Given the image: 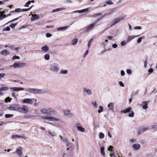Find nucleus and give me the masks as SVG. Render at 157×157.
I'll use <instances>...</instances> for the list:
<instances>
[{"instance_id":"f257e3e1","label":"nucleus","mask_w":157,"mask_h":157,"mask_svg":"<svg viewBox=\"0 0 157 157\" xmlns=\"http://www.w3.org/2000/svg\"><path fill=\"white\" fill-rule=\"evenodd\" d=\"M125 17L121 16L115 18L114 20L111 22L109 25L107 26V28H109L119 22L123 21L125 19Z\"/></svg>"},{"instance_id":"f03ea898","label":"nucleus","mask_w":157,"mask_h":157,"mask_svg":"<svg viewBox=\"0 0 157 157\" xmlns=\"http://www.w3.org/2000/svg\"><path fill=\"white\" fill-rule=\"evenodd\" d=\"M49 69L54 72L57 73L59 70V65L56 63H52L50 64Z\"/></svg>"},{"instance_id":"7ed1b4c3","label":"nucleus","mask_w":157,"mask_h":157,"mask_svg":"<svg viewBox=\"0 0 157 157\" xmlns=\"http://www.w3.org/2000/svg\"><path fill=\"white\" fill-rule=\"evenodd\" d=\"M40 111L42 114H47L48 115H51L52 114H55L56 113L51 108L43 109L41 110Z\"/></svg>"},{"instance_id":"20e7f679","label":"nucleus","mask_w":157,"mask_h":157,"mask_svg":"<svg viewBox=\"0 0 157 157\" xmlns=\"http://www.w3.org/2000/svg\"><path fill=\"white\" fill-rule=\"evenodd\" d=\"M26 65V63H14L13 65L10 66V67H13L14 68H20L23 67Z\"/></svg>"},{"instance_id":"39448f33","label":"nucleus","mask_w":157,"mask_h":157,"mask_svg":"<svg viewBox=\"0 0 157 157\" xmlns=\"http://www.w3.org/2000/svg\"><path fill=\"white\" fill-rule=\"evenodd\" d=\"M19 105L17 104H12L8 108V109L10 110L16 111L19 110Z\"/></svg>"},{"instance_id":"423d86ee","label":"nucleus","mask_w":157,"mask_h":157,"mask_svg":"<svg viewBox=\"0 0 157 157\" xmlns=\"http://www.w3.org/2000/svg\"><path fill=\"white\" fill-rule=\"evenodd\" d=\"M63 112L64 115L67 117H71L74 116V114L71 112L70 110L66 109L63 110Z\"/></svg>"},{"instance_id":"0eeeda50","label":"nucleus","mask_w":157,"mask_h":157,"mask_svg":"<svg viewBox=\"0 0 157 157\" xmlns=\"http://www.w3.org/2000/svg\"><path fill=\"white\" fill-rule=\"evenodd\" d=\"M83 91L87 95H90L92 94V90L88 88H84Z\"/></svg>"},{"instance_id":"6e6552de","label":"nucleus","mask_w":157,"mask_h":157,"mask_svg":"<svg viewBox=\"0 0 157 157\" xmlns=\"http://www.w3.org/2000/svg\"><path fill=\"white\" fill-rule=\"evenodd\" d=\"M148 102L146 101H143L140 105L142 106L143 109H146L148 108L147 105Z\"/></svg>"},{"instance_id":"1a4fd4ad","label":"nucleus","mask_w":157,"mask_h":157,"mask_svg":"<svg viewBox=\"0 0 157 157\" xmlns=\"http://www.w3.org/2000/svg\"><path fill=\"white\" fill-rule=\"evenodd\" d=\"M19 111H22L23 112H24V113H27L28 111V108L27 106L24 105L21 108H20L19 107Z\"/></svg>"},{"instance_id":"9d476101","label":"nucleus","mask_w":157,"mask_h":157,"mask_svg":"<svg viewBox=\"0 0 157 157\" xmlns=\"http://www.w3.org/2000/svg\"><path fill=\"white\" fill-rule=\"evenodd\" d=\"M9 88L6 86H2L0 88V96L4 94V91H7L9 90Z\"/></svg>"},{"instance_id":"9b49d317","label":"nucleus","mask_w":157,"mask_h":157,"mask_svg":"<svg viewBox=\"0 0 157 157\" xmlns=\"http://www.w3.org/2000/svg\"><path fill=\"white\" fill-rule=\"evenodd\" d=\"M22 101L24 103L32 104L33 103V101L32 99L30 98H25L23 99Z\"/></svg>"},{"instance_id":"f8f14e48","label":"nucleus","mask_w":157,"mask_h":157,"mask_svg":"<svg viewBox=\"0 0 157 157\" xmlns=\"http://www.w3.org/2000/svg\"><path fill=\"white\" fill-rule=\"evenodd\" d=\"M22 147L19 146L18 147L16 150V152L17 154L19 157H22Z\"/></svg>"},{"instance_id":"ddd939ff","label":"nucleus","mask_w":157,"mask_h":157,"mask_svg":"<svg viewBox=\"0 0 157 157\" xmlns=\"http://www.w3.org/2000/svg\"><path fill=\"white\" fill-rule=\"evenodd\" d=\"M47 132L48 133L49 135L52 137H55L56 135V132L50 130H48Z\"/></svg>"},{"instance_id":"4468645a","label":"nucleus","mask_w":157,"mask_h":157,"mask_svg":"<svg viewBox=\"0 0 157 157\" xmlns=\"http://www.w3.org/2000/svg\"><path fill=\"white\" fill-rule=\"evenodd\" d=\"M10 89L13 91H18L20 90H23L24 89L23 88L21 87H10Z\"/></svg>"},{"instance_id":"2eb2a0df","label":"nucleus","mask_w":157,"mask_h":157,"mask_svg":"<svg viewBox=\"0 0 157 157\" xmlns=\"http://www.w3.org/2000/svg\"><path fill=\"white\" fill-rule=\"evenodd\" d=\"M13 137H16L17 138H21L24 139H25L26 138L25 136L23 134H21L20 135H13L12 137V139H13Z\"/></svg>"},{"instance_id":"dca6fc26","label":"nucleus","mask_w":157,"mask_h":157,"mask_svg":"<svg viewBox=\"0 0 157 157\" xmlns=\"http://www.w3.org/2000/svg\"><path fill=\"white\" fill-rule=\"evenodd\" d=\"M76 125L78 131L83 132H85V128L81 126H80L79 124H76Z\"/></svg>"},{"instance_id":"f3484780","label":"nucleus","mask_w":157,"mask_h":157,"mask_svg":"<svg viewBox=\"0 0 157 157\" xmlns=\"http://www.w3.org/2000/svg\"><path fill=\"white\" fill-rule=\"evenodd\" d=\"M94 26L92 24L89 25L85 28V31L86 32H89L90 31L93 29Z\"/></svg>"},{"instance_id":"a211bd4d","label":"nucleus","mask_w":157,"mask_h":157,"mask_svg":"<svg viewBox=\"0 0 157 157\" xmlns=\"http://www.w3.org/2000/svg\"><path fill=\"white\" fill-rule=\"evenodd\" d=\"M68 27V26L67 25L63 27L58 28L57 29V30L58 31H64L67 30Z\"/></svg>"},{"instance_id":"6ab92c4d","label":"nucleus","mask_w":157,"mask_h":157,"mask_svg":"<svg viewBox=\"0 0 157 157\" xmlns=\"http://www.w3.org/2000/svg\"><path fill=\"white\" fill-rule=\"evenodd\" d=\"M48 120L53 121H58L59 120V119L58 118L49 116Z\"/></svg>"},{"instance_id":"aec40b11","label":"nucleus","mask_w":157,"mask_h":157,"mask_svg":"<svg viewBox=\"0 0 157 157\" xmlns=\"http://www.w3.org/2000/svg\"><path fill=\"white\" fill-rule=\"evenodd\" d=\"M88 10V8H86L83 9L82 10L75 11H74V13H83L87 11Z\"/></svg>"},{"instance_id":"412c9836","label":"nucleus","mask_w":157,"mask_h":157,"mask_svg":"<svg viewBox=\"0 0 157 157\" xmlns=\"http://www.w3.org/2000/svg\"><path fill=\"white\" fill-rule=\"evenodd\" d=\"M66 9L65 8H64L63 7H62L60 8H58L57 9H55L52 10V13L56 12H57L61 10H63Z\"/></svg>"},{"instance_id":"4be33fe9","label":"nucleus","mask_w":157,"mask_h":157,"mask_svg":"<svg viewBox=\"0 0 157 157\" xmlns=\"http://www.w3.org/2000/svg\"><path fill=\"white\" fill-rule=\"evenodd\" d=\"M32 16L33 17L31 18V21H33L36 19H39L40 16L36 14H32Z\"/></svg>"},{"instance_id":"5701e85b","label":"nucleus","mask_w":157,"mask_h":157,"mask_svg":"<svg viewBox=\"0 0 157 157\" xmlns=\"http://www.w3.org/2000/svg\"><path fill=\"white\" fill-rule=\"evenodd\" d=\"M132 147L135 150H137L140 148V146L139 144H135L133 145Z\"/></svg>"},{"instance_id":"b1692460","label":"nucleus","mask_w":157,"mask_h":157,"mask_svg":"<svg viewBox=\"0 0 157 157\" xmlns=\"http://www.w3.org/2000/svg\"><path fill=\"white\" fill-rule=\"evenodd\" d=\"M131 107H128L125 110H121V112L124 113H127L131 111Z\"/></svg>"},{"instance_id":"393cba45","label":"nucleus","mask_w":157,"mask_h":157,"mask_svg":"<svg viewBox=\"0 0 157 157\" xmlns=\"http://www.w3.org/2000/svg\"><path fill=\"white\" fill-rule=\"evenodd\" d=\"M0 54L2 55H8L9 54V52L8 51L4 50L1 52Z\"/></svg>"},{"instance_id":"a878e982","label":"nucleus","mask_w":157,"mask_h":157,"mask_svg":"<svg viewBox=\"0 0 157 157\" xmlns=\"http://www.w3.org/2000/svg\"><path fill=\"white\" fill-rule=\"evenodd\" d=\"M41 49L43 51L47 52L49 50V48L47 46L45 45L44 46L42 47Z\"/></svg>"},{"instance_id":"bb28decb","label":"nucleus","mask_w":157,"mask_h":157,"mask_svg":"<svg viewBox=\"0 0 157 157\" xmlns=\"http://www.w3.org/2000/svg\"><path fill=\"white\" fill-rule=\"evenodd\" d=\"M114 103L111 102L108 105V107L109 108V109L110 110H112L113 109V106Z\"/></svg>"},{"instance_id":"cd10ccee","label":"nucleus","mask_w":157,"mask_h":157,"mask_svg":"<svg viewBox=\"0 0 157 157\" xmlns=\"http://www.w3.org/2000/svg\"><path fill=\"white\" fill-rule=\"evenodd\" d=\"M78 41V40L77 39H74L72 40L71 44L72 45H75L77 43Z\"/></svg>"},{"instance_id":"c85d7f7f","label":"nucleus","mask_w":157,"mask_h":157,"mask_svg":"<svg viewBox=\"0 0 157 157\" xmlns=\"http://www.w3.org/2000/svg\"><path fill=\"white\" fill-rule=\"evenodd\" d=\"M68 71L67 70H61L59 74H67L68 73Z\"/></svg>"},{"instance_id":"c756f323","label":"nucleus","mask_w":157,"mask_h":157,"mask_svg":"<svg viewBox=\"0 0 157 157\" xmlns=\"http://www.w3.org/2000/svg\"><path fill=\"white\" fill-rule=\"evenodd\" d=\"M41 92V90L39 89H34V93L39 94Z\"/></svg>"},{"instance_id":"7c9ffc66","label":"nucleus","mask_w":157,"mask_h":157,"mask_svg":"<svg viewBox=\"0 0 157 157\" xmlns=\"http://www.w3.org/2000/svg\"><path fill=\"white\" fill-rule=\"evenodd\" d=\"M104 147H100L101 153L104 156L105 155V153L104 151Z\"/></svg>"},{"instance_id":"2f4dec72","label":"nucleus","mask_w":157,"mask_h":157,"mask_svg":"<svg viewBox=\"0 0 157 157\" xmlns=\"http://www.w3.org/2000/svg\"><path fill=\"white\" fill-rule=\"evenodd\" d=\"M10 15V14H7V15H3L2 14H1L0 16V20H2L3 19V18H5Z\"/></svg>"},{"instance_id":"473e14b6","label":"nucleus","mask_w":157,"mask_h":157,"mask_svg":"<svg viewBox=\"0 0 157 157\" xmlns=\"http://www.w3.org/2000/svg\"><path fill=\"white\" fill-rule=\"evenodd\" d=\"M135 37L134 36H128L127 37V41L128 42H129L131 40L133 39Z\"/></svg>"},{"instance_id":"72a5a7b5","label":"nucleus","mask_w":157,"mask_h":157,"mask_svg":"<svg viewBox=\"0 0 157 157\" xmlns=\"http://www.w3.org/2000/svg\"><path fill=\"white\" fill-rule=\"evenodd\" d=\"M92 104L94 106L95 108H96L98 107V104L95 101H93L91 102Z\"/></svg>"},{"instance_id":"f704fd0d","label":"nucleus","mask_w":157,"mask_h":157,"mask_svg":"<svg viewBox=\"0 0 157 157\" xmlns=\"http://www.w3.org/2000/svg\"><path fill=\"white\" fill-rule=\"evenodd\" d=\"M103 107L101 106H100L99 107V109L98 111L99 113H100L103 111Z\"/></svg>"},{"instance_id":"c9c22d12","label":"nucleus","mask_w":157,"mask_h":157,"mask_svg":"<svg viewBox=\"0 0 157 157\" xmlns=\"http://www.w3.org/2000/svg\"><path fill=\"white\" fill-rule=\"evenodd\" d=\"M44 58L46 60H48L50 59V55L49 54H46L44 56Z\"/></svg>"},{"instance_id":"e433bc0d","label":"nucleus","mask_w":157,"mask_h":157,"mask_svg":"<svg viewBox=\"0 0 157 157\" xmlns=\"http://www.w3.org/2000/svg\"><path fill=\"white\" fill-rule=\"evenodd\" d=\"M66 145L70 148L73 147V145L72 143L69 142H68V143L66 144Z\"/></svg>"},{"instance_id":"4c0bfd02","label":"nucleus","mask_w":157,"mask_h":157,"mask_svg":"<svg viewBox=\"0 0 157 157\" xmlns=\"http://www.w3.org/2000/svg\"><path fill=\"white\" fill-rule=\"evenodd\" d=\"M27 91L31 94L34 93V88H28L27 89Z\"/></svg>"},{"instance_id":"58836bf2","label":"nucleus","mask_w":157,"mask_h":157,"mask_svg":"<svg viewBox=\"0 0 157 157\" xmlns=\"http://www.w3.org/2000/svg\"><path fill=\"white\" fill-rule=\"evenodd\" d=\"M104 137V134L102 132H100L99 134V137L100 139H103Z\"/></svg>"},{"instance_id":"ea45409f","label":"nucleus","mask_w":157,"mask_h":157,"mask_svg":"<svg viewBox=\"0 0 157 157\" xmlns=\"http://www.w3.org/2000/svg\"><path fill=\"white\" fill-rule=\"evenodd\" d=\"M12 100V98H10L9 97H8L6 98L5 100V102H7L8 101L10 102Z\"/></svg>"},{"instance_id":"a19ab883","label":"nucleus","mask_w":157,"mask_h":157,"mask_svg":"<svg viewBox=\"0 0 157 157\" xmlns=\"http://www.w3.org/2000/svg\"><path fill=\"white\" fill-rule=\"evenodd\" d=\"M93 39H91L88 42V49L90 48V45H91V43L93 42Z\"/></svg>"},{"instance_id":"79ce46f5","label":"nucleus","mask_w":157,"mask_h":157,"mask_svg":"<svg viewBox=\"0 0 157 157\" xmlns=\"http://www.w3.org/2000/svg\"><path fill=\"white\" fill-rule=\"evenodd\" d=\"M13 114H6L5 115V117L6 118H9L13 116Z\"/></svg>"},{"instance_id":"37998d69","label":"nucleus","mask_w":157,"mask_h":157,"mask_svg":"<svg viewBox=\"0 0 157 157\" xmlns=\"http://www.w3.org/2000/svg\"><path fill=\"white\" fill-rule=\"evenodd\" d=\"M134 112L133 111H132L128 114V116L130 117H133L134 116Z\"/></svg>"},{"instance_id":"c03bdc74","label":"nucleus","mask_w":157,"mask_h":157,"mask_svg":"<svg viewBox=\"0 0 157 157\" xmlns=\"http://www.w3.org/2000/svg\"><path fill=\"white\" fill-rule=\"evenodd\" d=\"M105 3L109 5H113V2L110 0L106 1Z\"/></svg>"},{"instance_id":"a18cd8bd","label":"nucleus","mask_w":157,"mask_h":157,"mask_svg":"<svg viewBox=\"0 0 157 157\" xmlns=\"http://www.w3.org/2000/svg\"><path fill=\"white\" fill-rule=\"evenodd\" d=\"M35 116H33L30 115H26L24 116V117L26 118H29L30 117H35Z\"/></svg>"},{"instance_id":"49530a36","label":"nucleus","mask_w":157,"mask_h":157,"mask_svg":"<svg viewBox=\"0 0 157 157\" xmlns=\"http://www.w3.org/2000/svg\"><path fill=\"white\" fill-rule=\"evenodd\" d=\"M20 59V57L19 56H13L12 58V59L13 60H15V59Z\"/></svg>"},{"instance_id":"de8ad7c7","label":"nucleus","mask_w":157,"mask_h":157,"mask_svg":"<svg viewBox=\"0 0 157 157\" xmlns=\"http://www.w3.org/2000/svg\"><path fill=\"white\" fill-rule=\"evenodd\" d=\"M136 140L135 139H130V142L131 143H133L134 142H136Z\"/></svg>"},{"instance_id":"09e8293b","label":"nucleus","mask_w":157,"mask_h":157,"mask_svg":"<svg viewBox=\"0 0 157 157\" xmlns=\"http://www.w3.org/2000/svg\"><path fill=\"white\" fill-rule=\"evenodd\" d=\"M17 25V23H15V24H12L11 25H10V26L11 28H13L16 26Z\"/></svg>"},{"instance_id":"8fccbe9b","label":"nucleus","mask_w":157,"mask_h":157,"mask_svg":"<svg viewBox=\"0 0 157 157\" xmlns=\"http://www.w3.org/2000/svg\"><path fill=\"white\" fill-rule=\"evenodd\" d=\"M152 128L154 130H157V124L153 125L152 126Z\"/></svg>"},{"instance_id":"3c124183","label":"nucleus","mask_w":157,"mask_h":157,"mask_svg":"<svg viewBox=\"0 0 157 157\" xmlns=\"http://www.w3.org/2000/svg\"><path fill=\"white\" fill-rule=\"evenodd\" d=\"M62 140L66 144V145L68 143V142H69L68 140H67V139L66 138H63L62 139Z\"/></svg>"},{"instance_id":"603ef678","label":"nucleus","mask_w":157,"mask_h":157,"mask_svg":"<svg viewBox=\"0 0 157 157\" xmlns=\"http://www.w3.org/2000/svg\"><path fill=\"white\" fill-rule=\"evenodd\" d=\"M88 50L84 54V55L83 56V57L84 58H85L86 57V56L88 54Z\"/></svg>"},{"instance_id":"864d4df0","label":"nucleus","mask_w":157,"mask_h":157,"mask_svg":"<svg viewBox=\"0 0 157 157\" xmlns=\"http://www.w3.org/2000/svg\"><path fill=\"white\" fill-rule=\"evenodd\" d=\"M107 38L110 40H114V39L113 38V37L111 36H109L107 37Z\"/></svg>"},{"instance_id":"5fc2aeb1","label":"nucleus","mask_w":157,"mask_h":157,"mask_svg":"<svg viewBox=\"0 0 157 157\" xmlns=\"http://www.w3.org/2000/svg\"><path fill=\"white\" fill-rule=\"evenodd\" d=\"M139 142L141 144H144L145 143V140H139Z\"/></svg>"},{"instance_id":"6e6d98bb","label":"nucleus","mask_w":157,"mask_h":157,"mask_svg":"<svg viewBox=\"0 0 157 157\" xmlns=\"http://www.w3.org/2000/svg\"><path fill=\"white\" fill-rule=\"evenodd\" d=\"M142 37H140L139 38L138 40H137V43H140L141 42V41H142Z\"/></svg>"},{"instance_id":"4d7b16f0","label":"nucleus","mask_w":157,"mask_h":157,"mask_svg":"<svg viewBox=\"0 0 157 157\" xmlns=\"http://www.w3.org/2000/svg\"><path fill=\"white\" fill-rule=\"evenodd\" d=\"M126 72L128 74H131L132 73V71L130 69H127L126 70Z\"/></svg>"},{"instance_id":"13d9d810","label":"nucleus","mask_w":157,"mask_h":157,"mask_svg":"<svg viewBox=\"0 0 157 157\" xmlns=\"http://www.w3.org/2000/svg\"><path fill=\"white\" fill-rule=\"evenodd\" d=\"M41 118L44 119H46L48 120L49 117L48 116H42Z\"/></svg>"},{"instance_id":"bf43d9fd","label":"nucleus","mask_w":157,"mask_h":157,"mask_svg":"<svg viewBox=\"0 0 157 157\" xmlns=\"http://www.w3.org/2000/svg\"><path fill=\"white\" fill-rule=\"evenodd\" d=\"M52 36V35L50 33H48L46 34V36L47 37H49Z\"/></svg>"},{"instance_id":"052dcab7","label":"nucleus","mask_w":157,"mask_h":157,"mask_svg":"<svg viewBox=\"0 0 157 157\" xmlns=\"http://www.w3.org/2000/svg\"><path fill=\"white\" fill-rule=\"evenodd\" d=\"M31 3V2L30 1H29L28 2H27L25 4L26 6L28 7L29 5Z\"/></svg>"},{"instance_id":"680f3d73","label":"nucleus","mask_w":157,"mask_h":157,"mask_svg":"<svg viewBox=\"0 0 157 157\" xmlns=\"http://www.w3.org/2000/svg\"><path fill=\"white\" fill-rule=\"evenodd\" d=\"M15 11L16 12H21V9L20 8L16 9Z\"/></svg>"},{"instance_id":"e2e57ef3","label":"nucleus","mask_w":157,"mask_h":157,"mask_svg":"<svg viewBox=\"0 0 157 157\" xmlns=\"http://www.w3.org/2000/svg\"><path fill=\"white\" fill-rule=\"evenodd\" d=\"M141 28L140 26H135L134 28V29H141Z\"/></svg>"},{"instance_id":"0e129e2a","label":"nucleus","mask_w":157,"mask_h":157,"mask_svg":"<svg viewBox=\"0 0 157 157\" xmlns=\"http://www.w3.org/2000/svg\"><path fill=\"white\" fill-rule=\"evenodd\" d=\"M119 83L120 85V86L122 87H124V83H123L121 81H120L119 82Z\"/></svg>"},{"instance_id":"69168bd1","label":"nucleus","mask_w":157,"mask_h":157,"mask_svg":"<svg viewBox=\"0 0 157 157\" xmlns=\"http://www.w3.org/2000/svg\"><path fill=\"white\" fill-rule=\"evenodd\" d=\"M153 71V70L152 68H151L149 69L148 70V71L150 73H152Z\"/></svg>"},{"instance_id":"338daca9","label":"nucleus","mask_w":157,"mask_h":157,"mask_svg":"<svg viewBox=\"0 0 157 157\" xmlns=\"http://www.w3.org/2000/svg\"><path fill=\"white\" fill-rule=\"evenodd\" d=\"M117 45L116 44H112V47L114 48H117Z\"/></svg>"},{"instance_id":"774afa93","label":"nucleus","mask_w":157,"mask_h":157,"mask_svg":"<svg viewBox=\"0 0 157 157\" xmlns=\"http://www.w3.org/2000/svg\"><path fill=\"white\" fill-rule=\"evenodd\" d=\"M126 44V43L124 41H122L121 43V45L122 46H124Z\"/></svg>"}]
</instances>
